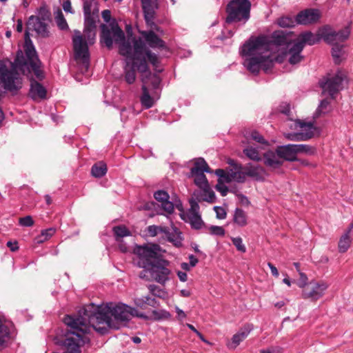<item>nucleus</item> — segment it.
<instances>
[{
    "mask_svg": "<svg viewBox=\"0 0 353 353\" xmlns=\"http://www.w3.org/2000/svg\"><path fill=\"white\" fill-rule=\"evenodd\" d=\"M144 19L148 26L154 25L155 10L157 8V0H141Z\"/></svg>",
    "mask_w": 353,
    "mask_h": 353,
    "instance_id": "obj_16",
    "label": "nucleus"
},
{
    "mask_svg": "<svg viewBox=\"0 0 353 353\" xmlns=\"http://www.w3.org/2000/svg\"><path fill=\"white\" fill-rule=\"evenodd\" d=\"M194 177V182L200 189L208 187V181L204 172L191 173Z\"/></svg>",
    "mask_w": 353,
    "mask_h": 353,
    "instance_id": "obj_33",
    "label": "nucleus"
},
{
    "mask_svg": "<svg viewBox=\"0 0 353 353\" xmlns=\"http://www.w3.org/2000/svg\"><path fill=\"white\" fill-rule=\"evenodd\" d=\"M145 304L146 305H150L152 307H156L157 305V301L154 298H152L149 296H145Z\"/></svg>",
    "mask_w": 353,
    "mask_h": 353,
    "instance_id": "obj_60",
    "label": "nucleus"
},
{
    "mask_svg": "<svg viewBox=\"0 0 353 353\" xmlns=\"http://www.w3.org/2000/svg\"><path fill=\"white\" fill-rule=\"evenodd\" d=\"M329 285L325 281H312L302 291V298L316 301L322 298Z\"/></svg>",
    "mask_w": 353,
    "mask_h": 353,
    "instance_id": "obj_10",
    "label": "nucleus"
},
{
    "mask_svg": "<svg viewBox=\"0 0 353 353\" xmlns=\"http://www.w3.org/2000/svg\"><path fill=\"white\" fill-rule=\"evenodd\" d=\"M175 310L177 314L176 318L178 320L183 321L184 319L186 318L185 313L182 310H181L179 307L176 306Z\"/></svg>",
    "mask_w": 353,
    "mask_h": 353,
    "instance_id": "obj_61",
    "label": "nucleus"
},
{
    "mask_svg": "<svg viewBox=\"0 0 353 353\" xmlns=\"http://www.w3.org/2000/svg\"><path fill=\"white\" fill-rule=\"evenodd\" d=\"M288 43L287 34L280 30L274 31L270 37H252L241 48L242 56L246 57L243 63L245 67L254 74H257L261 69L268 73L275 59L272 53L278 51L279 47Z\"/></svg>",
    "mask_w": 353,
    "mask_h": 353,
    "instance_id": "obj_2",
    "label": "nucleus"
},
{
    "mask_svg": "<svg viewBox=\"0 0 353 353\" xmlns=\"http://www.w3.org/2000/svg\"><path fill=\"white\" fill-rule=\"evenodd\" d=\"M54 233L55 229L52 228L43 230L41 234L37 238V243H41L47 241L49 238L52 236Z\"/></svg>",
    "mask_w": 353,
    "mask_h": 353,
    "instance_id": "obj_42",
    "label": "nucleus"
},
{
    "mask_svg": "<svg viewBox=\"0 0 353 353\" xmlns=\"http://www.w3.org/2000/svg\"><path fill=\"white\" fill-rule=\"evenodd\" d=\"M97 3L95 0H85L83 2L84 14L98 13Z\"/></svg>",
    "mask_w": 353,
    "mask_h": 353,
    "instance_id": "obj_37",
    "label": "nucleus"
},
{
    "mask_svg": "<svg viewBox=\"0 0 353 353\" xmlns=\"http://www.w3.org/2000/svg\"><path fill=\"white\" fill-rule=\"evenodd\" d=\"M214 210L216 212V217L219 219H223L226 217V212L225 209L220 206L214 207Z\"/></svg>",
    "mask_w": 353,
    "mask_h": 353,
    "instance_id": "obj_53",
    "label": "nucleus"
},
{
    "mask_svg": "<svg viewBox=\"0 0 353 353\" xmlns=\"http://www.w3.org/2000/svg\"><path fill=\"white\" fill-rule=\"evenodd\" d=\"M113 232L116 236V240L130 235V230L125 225H119L113 228Z\"/></svg>",
    "mask_w": 353,
    "mask_h": 353,
    "instance_id": "obj_39",
    "label": "nucleus"
},
{
    "mask_svg": "<svg viewBox=\"0 0 353 353\" xmlns=\"http://www.w3.org/2000/svg\"><path fill=\"white\" fill-rule=\"evenodd\" d=\"M201 193L200 195L201 199L209 203L214 202L215 199V194L214 191L210 188V185L208 187L203 188L201 189Z\"/></svg>",
    "mask_w": 353,
    "mask_h": 353,
    "instance_id": "obj_36",
    "label": "nucleus"
},
{
    "mask_svg": "<svg viewBox=\"0 0 353 353\" xmlns=\"http://www.w3.org/2000/svg\"><path fill=\"white\" fill-rule=\"evenodd\" d=\"M321 39H323V37L321 34V28H319L316 34L310 31L301 33L294 43L301 44L303 49L305 45L313 46L319 43Z\"/></svg>",
    "mask_w": 353,
    "mask_h": 353,
    "instance_id": "obj_15",
    "label": "nucleus"
},
{
    "mask_svg": "<svg viewBox=\"0 0 353 353\" xmlns=\"http://www.w3.org/2000/svg\"><path fill=\"white\" fill-rule=\"evenodd\" d=\"M19 224L24 227H31L34 225V221L31 216H26L20 218L19 221Z\"/></svg>",
    "mask_w": 353,
    "mask_h": 353,
    "instance_id": "obj_50",
    "label": "nucleus"
},
{
    "mask_svg": "<svg viewBox=\"0 0 353 353\" xmlns=\"http://www.w3.org/2000/svg\"><path fill=\"white\" fill-rule=\"evenodd\" d=\"M294 147L296 149V155L298 154L312 155L316 152L315 148L307 144H294Z\"/></svg>",
    "mask_w": 353,
    "mask_h": 353,
    "instance_id": "obj_38",
    "label": "nucleus"
},
{
    "mask_svg": "<svg viewBox=\"0 0 353 353\" xmlns=\"http://www.w3.org/2000/svg\"><path fill=\"white\" fill-rule=\"evenodd\" d=\"M231 240L238 251L242 253H245L246 252V248L243 243V240L241 237H231Z\"/></svg>",
    "mask_w": 353,
    "mask_h": 353,
    "instance_id": "obj_46",
    "label": "nucleus"
},
{
    "mask_svg": "<svg viewBox=\"0 0 353 353\" xmlns=\"http://www.w3.org/2000/svg\"><path fill=\"white\" fill-rule=\"evenodd\" d=\"M14 64L17 67L21 69L22 67L27 65L29 64V62L28 60H26L24 57L23 56V54L21 52H18L17 54V57L14 60Z\"/></svg>",
    "mask_w": 353,
    "mask_h": 353,
    "instance_id": "obj_48",
    "label": "nucleus"
},
{
    "mask_svg": "<svg viewBox=\"0 0 353 353\" xmlns=\"http://www.w3.org/2000/svg\"><path fill=\"white\" fill-rule=\"evenodd\" d=\"M333 47L332 49V55L334 59V61L336 64L341 63L344 54V51L343 50V45L339 43L332 44Z\"/></svg>",
    "mask_w": 353,
    "mask_h": 353,
    "instance_id": "obj_30",
    "label": "nucleus"
},
{
    "mask_svg": "<svg viewBox=\"0 0 353 353\" xmlns=\"http://www.w3.org/2000/svg\"><path fill=\"white\" fill-rule=\"evenodd\" d=\"M107 172L106 164L102 161L95 163L91 169L92 176L96 178L103 176Z\"/></svg>",
    "mask_w": 353,
    "mask_h": 353,
    "instance_id": "obj_31",
    "label": "nucleus"
},
{
    "mask_svg": "<svg viewBox=\"0 0 353 353\" xmlns=\"http://www.w3.org/2000/svg\"><path fill=\"white\" fill-rule=\"evenodd\" d=\"M353 227V223L350 225L348 230L341 237L339 241V250L340 252H345L351 243L350 232Z\"/></svg>",
    "mask_w": 353,
    "mask_h": 353,
    "instance_id": "obj_28",
    "label": "nucleus"
},
{
    "mask_svg": "<svg viewBox=\"0 0 353 353\" xmlns=\"http://www.w3.org/2000/svg\"><path fill=\"white\" fill-rule=\"evenodd\" d=\"M165 226L150 225L147 228V232L150 236H155L159 234L162 236L164 232Z\"/></svg>",
    "mask_w": 353,
    "mask_h": 353,
    "instance_id": "obj_43",
    "label": "nucleus"
},
{
    "mask_svg": "<svg viewBox=\"0 0 353 353\" xmlns=\"http://www.w3.org/2000/svg\"><path fill=\"white\" fill-rule=\"evenodd\" d=\"M276 152L279 155H280L283 161H295L298 160L296 158L294 144L279 146L276 148Z\"/></svg>",
    "mask_w": 353,
    "mask_h": 353,
    "instance_id": "obj_19",
    "label": "nucleus"
},
{
    "mask_svg": "<svg viewBox=\"0 0 353 353\" xmlns=\"http://www.w3.org/2000/svg\"><path fill=\"white\" fill-rule=\"evenodd\" d=\"M30 30H34L42 37H46L48 36L47 24L44 21L36 16H30L27 21V28L24 36L25 43H28V41H30Z\"/></svg>",
    "mask_w": 353,
    "mask_h": 353,
    "instance_id": "obj_12",
    "label": "nucleus"
},
{
    "mask_svg": "<svg viewBox=\"0 0 353 353\" xmlns=\"http://www.w3.org/2000/svg\"><path fill=\"white\" fill-rule=\"evenodd\" d=\"M264 163L267 166L274 169L279 168L283 161L276 151H268L264 154Z\"/></svg>",
    "mask_w": 353,
    "mask_h": 353,
    "instance_id": "obj_22",
    "label": "nucleus"
},
{
    "mask_svg": "<svg viewBox=\"0 0 353 353\" xmlns=\"http://www.w3.org/2000/svg\"><path fill=\"white\" fill-rule=\"evenodd\" d=\"M39 65H40V61L33 62V63H31L30 66L32 68V70H33L34 74L36 76V77L39 80H42L44 77V75H43V72L40 69Z\"/></svg>",
    "mask_w": 353,
    "mask_h": 353,
    "instance_id": "obj_45",
    "label": "nucleus"
},
{
    "mask_svg": "<svg viewBox=\"0 0 353 353\" xmlns=\"http://www.w3.org/2000/svg\"><path fill=\"white\" fill-rule=\"evenodd\" d=\"M244 154L250 159L253 161H260L261 157L258 150L252 147H248L243 150Z\"/></svg>",
    "mask_w": 353,
    "mask_h": 353,
    "instance_id": "obj_41",
    "label": "nucleus"
},
{
    "mask_svg": "<svg viewBox=\"0 0 353 353\" xmlns=\"http://www.w3.org/2000/svg\"><path fill=\"white\" fill-rule=\"evenodd\" d=\"M350 34V26H345L343 30L338 32L333 30V28L328 25L321 28V34L323 37V39L329 44H335L339 43L338 42H343L349 37Z\"/></svg>",
    "mask_w": 353,
    "mask_h": 353,
    "instance_id": "obj_8",
    "label": "nucleus"
},
{
    "mask_svg": "<svg viewBox=\"0 0 353 353\" xmlns=\"http://www.w3.org/2000/svg\"><path fill=\"white\" fill-rule=\"evenodd\" d=\"M85 28L83 34L79 30H74L72 37V45L76 60H81L88 65L90 60L88 45L92 44L95 39L96 19L98 13L84 14Z\"/></svg>",
    "mask_w": 353,
    "mask_h": 353,
    "instance_id": "obj_4",
    "label": "nucleus"
},
{
    "mask_svg": "<svg viewBox=\"0 0 353 353\" xmlns=\"http://www.w3.org/2000/svg\"><path fill=\"white\" fill-rule=\"evenodd\" d=\"M243 170H245V177L248 176L256 181L264 180L265 171L260 165L248 163L244 166Z\"/></svg>",
    "mask_w": 353,
    "mask_h": 353,
    "instance_id": "obj_18",
    "label": "nucleus"
},
{
    "mask_svg": "<svg viewBox=\"0 0 353 353\" xmlns=\"http://www.w3.org/2000/svg\"><path fill=\"white\" fill-rule=\"evenodd\" d=\"M251 3L249 0H232L226 7L225 23H245L250 17Z\"/></svg>",
    "mask_w": 353,
    "mask_h": 353,
    "instance_id": "obj_5",
    "label": "nucleus"
},
{
    "mask_svg": "<svg viewBox=\"0 0 353 353\" xmlns=\"http://www.w3.org/2000/svg\"><path fill=\"white\" fill-rule=\"evenodd\" d=\"M208 231L210 234L219 236H223L225 233L223 227L217 225H211L208 228Z\"/></svg>",
    "mask_w": 353,
    "mask_h": 353,
    "instance_id": "obj_47",
    "label": "nucleus"
},
{
    "mask_svg": "<svg viewBox=\"0 0 353 353\" xmlns=\"http://www.w3.org/2000/svg\"><path fill=\"white\" fill-rule=\"evenodd\" d=\"M345 79V74L340 70L334 76L324 77L319 81L323 94H327L332 99H334V95L343 88V82Z\"/></svg>",
    "mask_w": 353,
    "mask_h": 353,
    "instance_id": "obj_6",
    "label": "nucleus"
},
{
    "mask_svg": "<svg viewBox=\"0 0 353 353\" xmlns=\"http://www.w3.org/2000/svg\"><path fill=\"white\" fill-rule=\"evenodd\" d=\"M187 326L189 329H190L192 331H193L205 343H208L203 337L202 334L199 332L191 324H187Z\"/></svg>",
    "mask_w": 353,
    "mask_h": 353,
    "instance_id": "obj_62",
    "label": "nucleus"
},
{
    "mask_svg": "<svg viewBox=\"0 0 353 353\" xmlns=\"http://www.w3.org/2000/svg\"><path fill=\"white\" fill-rule=\"evenodd\" d=\"M30 94L34 99H44L46 96V88L37 81H31Z\"/></svg>",
    "mask_w": 353,
    "mask_h": 353,
    "instance_id": "obj_25",
    "label": "nucleus"
},
{
    "mask_svg": "<svg viewBox=\"0 0 353 353\" xmlns=\"http://www.w3.org/2000/svg\"><path fill=\"white\" fill-rule=\"evenodd\" d=\"M216 189L219 191L223 196H226L228 192V187L224 185L220 179L218 181V183L216 185Z\"/></svg>",
    "mask_w": 353,
    "mask_h": 353,
    "instance_id": "obj_51",
    "label": "nucleus"
},
{
    "mask_svg": "<svg viewBox=\"0 0 353 353\" xmlns=\"http://www.w3.org/2000/svg\"><path fill=\"white\" fill-rule=\"evenodd\" d=\"M211 172L210 169L203 158L196 159L194 166L191 168V173Z\"/></svg>",
    "mask_w": 353,
    "mask_h": 353,
    "instance_id": "obj_29",
    "label": "nucleus"
},
{
    "mask_svg": "<svg viewBox=\"0 0 353 353\" xmlns=\"http://www.w3.org/2000/svg\"><path fill=\"white\" fill-rule=\"evenodd\" d=\"M110 26L102 25L101 41L108 49L112 48L113 41L119 45V53L125 57V80L128 84L135 81L136 69L141 73L149 71L148 61L154 67L159 65V56L145 49L141 38L132 37L125 40V34L118 24L113 23Z\"/></svg>",
    "mask_w": 353,
    "mask_h": 353,
    "instance_id": "obj_1",
    "label": "nucleus"
},
{
    "mask_svg": "<svg viewBox=\"0 0 353 353\" xmlns=\"http://www.w3.org/2000/svg\"><path fill=\"white\" fill-rule=\"evenodd\" d=\"M154 199L161 203L163 210L170 214L174 212V205L169 201V194L165 190H158L154 193Z\"/></svg>",
    "mask_w": 353,
    "mask_h": 353,
    "instance_id": "obj_17",
    "label": "nucleus"
},
{
    "mask_svg": "<svg viewBox=\"0 0 353 353\" xmlns=\"http://www.w3.org/2000/svg\"><path fill=\"white\" fill-rule=\"evenodd\" d=\"M244 166L241 165H235L234 168L228 170V183L234 181L237 183H244L245 181V173L243 170Z\"/></svg>",
    "mask_w": 353,
    "mask_h": 353,
    "instance_id": "obj_21",
    "label": "nucleus"
},
{
    "mask_svg": "<svg viewBox=\"0 0 353 353\" xmlns=\"http://www.w3.org/2000/svg\"><path fill=\"white\" fill-rule=\"evenodd\" d=\"M190 208L186 212V214H180V216L185 222L189 223L192 228L199 230L204 225L199 212V205L198 201L193 197L189 200Z\"/></svg>",
    "mask_w": 353,
    "mask_h": 353,
    "instance_id": "obj_9",
    "label": "nucleus"
},
{
    "mask_svg": "<svg viewBox=\"0 0 353 353\" xmlns=\"http://www.w3.org/2000/svg\"><path fill=\"white\" fill-rule=\"evenodd\" d=\"M252 330V325H248L243 330L233 335L232 342L228 346L230 349H235L243 341Z\"/></svg>",
    "mask_w": 353,
    "mask_h": 353,
    "instance_id": "obj_23",
    "label": "nucleus"
},
{
    "mask_svg": "<svg viewBox=\"0 0 353 353\" xmlns=\"http://www.w3.org/2000/svg\"><path fill=\"white\" fill-rule=\"evenodd\" d=\"M148 290L153 296L157 297H163L165 294V292L160 287L156 285H150L148 286Z\"/></svg>",
    "mask_w": 353,
    "mask_h": 353,
    "instance_id": "obj_49",
    "label": "nucleus"
},
{
    "mask_svg": "<svg viewBox=\"0 0 353 353\" xmlns=\"http://www.w3.org/2000/svg\"><path fill=\"white\" fill-rule=\"evenodd\" d=\"M321 17V12L318 9H306L301 11L296 17V23L301 25H310L317 23Z\"/></svg>",
    "mask_w": 353,
    "mask_h": 353,
    "instance_id": "obj_13",
    "label": "nucleus"
},
{
    "mask_svg": "<svg viewBox=\"0 0 353 353\" xmlns=\"http://www.w3.org/2000/svg\"><path fill=\"white\" fill-rule=\"evenodd\" d=\"M331 110L330 101L328 99H323L319 105L318 106L315 113L314 117H319L321 114H326Z\"/></svg>",
    "mask_w": 353,
    "mask_h": 353,
    "instance_id": "obj_35",
    "label": "nucleus"
},
{
    "mask_svg": "<svg viewBox=\"0 0 353 353\" xmlns=\"http://www.w3.org/2000/svg\"><path fill=\"white\" fill-rule=\"evenodd\" d=\"M137 259L136 265L143 271L139 273V277L146 281H154L164 285L171 274L168 268L169 262L162 259L157 252V246H138L134 250Z\"/></svg>",
    "mask_w": 353,
    "mask_h": 353,
    "instance_id": "obj_3",
    "label": "nucleus"
},
{
    "mask_svg": "<svg viewBox=\"0 0 353 353\" xmlns=\"http://www.w3.org/2000/svg\"><path fill=\"white\" fill-rule=\"evenodd\" d=\"M296 23V18L293 19L291 17H283L278 21L279 26L283 28L294 27Z\"/></svg>",
    "mask_w": 353,
    "mask_h": 353,
    "instance_id": "obj_40",
    "label": "nucleus"
},
{
    "mask_svg": "<svg viewBox=\"0 0 353 353\" xmlns=\"http://www.w3.org/2000/svg\"><path fill=\"white\" fill-rule=\"evenodd\" d=\"M152 315L155 320L168 319L171 317V314L165 310H153Z\"/></svg>",
    "mask_w": 353,
    "mask_h": 353,
    "instance_id": "obj_44",
    "label": "nucleus"
},
{
    "mask_svg": "<svg viewBox=\"0 0 353 353\" xmlns=\"http://www.w3.org/2000/svg\"><path fill=\"white\" fill-rule=\"evenodd\" d=\"M26 55L27 57V59L29 62V65L33 62H39V59L37 56L36 50L33 46L32 45V41H28L26 43Z\"/></svg>",
    "mask_w": 353,
    "mask_h": 353,
    "instance_id": "obj_34",
    "label": "nucleus"
},
{
    "mask_svg": "<svg viewBox=\"0 0 353 353\" xmlns=\"http://www.w3.org/2000/svg\"><path fill=\"white\" fill-rule=\"evenodd\" d=\"M7 246L10 248V250L12 252H15L19 249L18 243L17 241H14V242L8 241Z\"/></svg>",
    "mask_w": 353,
    "mask_h": 353,
    "instance_id": "obj_63",
    "label": "nucleus"
},
{
    "mask_svg": "<svg viewBox=\"0 0 353 353\" xmlns=\"http://www.w3.org/2000/svg\"><path fill=\"white\" fill-rule=\"evenodd\" d=\"M303 50L301 44H296L294 42L292 46L288 51L290 55L288 61L290 64L294 65L301 61L303 56L301 55V53Z\"/></svg>",
    "mask_w": 353,
    "mask_h": 353,
    "instance_id": "obj_24",
    "label": "nucleus"
},
{
    "mask_svg": "<svg viewBox=\"0 0 353 353\" xmlns=\"http://www.w3.org/2000/svg\"><path fill=\"white\" fill-rule=\"evenodd\" d=\"M233 221L239 227H244L248 224V216L244 210L236 208L233 215Z\"/></svg>",
    "mask_w": 353,
    "mask_h": 353,
    "instance_id": "obj_27",
    "label": "nucleus"
},
{
    "mask_svg": "<svg viewBox=\"0 0 353 353\" xmlns=\"http://www.w3.org/2000/svg\"><path fill=\"white\" fill-rule=\"evenodd\" d=\"M250 137L252 139L258 143L263 144L267 143V141L264 139V138L256 131L252 132Z\"/></svg>",
    "mask_w": 353,
    "mask_h": 353,
    "instance_id": "obj_54",
    "label": "nucleus"
},
{
    "mask_svg": "<svg viewBox=\"0 0 353 353\" xmlns=\"http://www.w3.org/2000/svg\"><path fill=\"white\" fill-rule=\"evenodd\" d=\"M164 230L163 238H165L169 242L172 243L176 247H180L182 245L183 239L181 233L176 227L172 228L165 227Z\"/></svg>",
    "mask_w": 353,
    "mask_h": 353,
    "instance_id": "obj_20",
    "label": "nucleus"
},
{
    "mask_svg": "<svg viewBox=\"0 0 353 353\" xmlns=\"http://www.w3.org/2000/svg\"><path fill=\"white\" fill-rule=\"evenodd\" d=\"M294 125L296 129L299 128L303 132L285 134V137L288 140L293 141H307L314 136V128L312 123H304L296 120L294 121Z\"/></svg>",
    "mask_w": 353,
    "mask_h": 353,
    "instance_id": "obj_11",
    "label": "nucleus"
},
{
    "mask_svg": "<svg viewBox=\"0 0 353 353\" xmlns=\"http://www.w3.org/2000/svg\"><path fill=\"white\" fill-rule=\"evenodd\" d=\"M282 348L280 347H271L265 350H261L259 353H281Z\"/></svg>",
    "mask_w": 353,
    "mask_h": 353,
    "instance_id": "obj_56",
    "label": "nucleus"
},
{
    "mask_svg": "<svg viewBox=\"0 0 353 353\" xmlns=\"http://www.w3.org/2000/svg\"><path fill=\"white\" fill-rule=\"evenodd\" d=\"M141 89H142V94L140 97V101H141V105L145 109H149L154 105L157 99H155L154 97H152L150 94L149 91L145 85H142Z\"/></svg>",
    "mask_w": 353,
    "mask_h": 353,
    "instance_id": "obj_26",
    "label": "nucleus"
},
{
    "mask_svg": "<svg viewBox=\"0 0 353 353\" xmlns=\"http://www.w3.org/2000/svg\"><path fill=\"white\" fill-rule=\"evenodd\" d=\"M279 111L285 114L289 115L290 112V104L287 103H283L279 106Z\"/></svg>",
    "mask_w": 353,
    "mask_h": 353,
    "instance_id": "obj_58",
    "label": "nucleus"
},
{
    "mask_svg": "<svg viewBox=\"0 0 353 353\" xmlns=\"http://www.w3.org/2000/svg\"><path fill=\"white\" fill-rule=\"evenodd\" d=\"M102 17L105 21L109 22L111 19V12L109 10H105L102 12Z\"/></svg>",
    "mask_w": 353,
    "mask_h": 353,
    "instance_id": "obj_64",
    "label": "nucleus"
},
{
    "mask_svg": "<svg viewBox=\"0 0 353 353\" xmlns=\"http://www.w3.org/2000/svg\"><path fill=\"white\" fill-rule=\"evenodd\" d=\"M63 9L66 12L74 13L70 0H63L62 3Z\"/></svg>",
    "mask_w": 353,
    "mask_h": 353,
    "instance_id": "obj_57",
    "label": "nucleus"
},
{
    "mask_svg": "<svg viewBox=\"0 0 353 353\" xmlns=\"http://www.w3.org/2000/svg\"><path fill=\"white\" fill-rule=\"evenodd\" d=\"M300 278L297 282V285L299 288H303V290L308 285L307 277L305 274L303 272H299Z\"/></svg>",
    "mask_w": 353,
    "mask_h": 353,
    "instance_id": "obj_52",
    "label": "nucleus"
},
{
    "mask_svg": "<svg viewBox=\"0 0 353 353\" xmlns=\"http://www.w3.org/2000/svg\"><path fill=\"white\" fill-rule=\"evenodd\" d=\"M215 174L216 176L219 177V179L221 181L223 179L224 181L228 183V170L225 171L223 169H217L215 170Z\"/></svg>",
    "mask_w": 353,
    "mask_h": 353,
    "instance_id": "obj_55",
    "label": "nucleus"
},
{
    "mask_svg": "<svg viewBox=\"0 0 353 353\" xmlns=\"http://www.w3.org/2000/svg\"><path fill=\"white\" fill-rule=\"evenodd\" d=\"M0 79L4 89L14 94L22 87V79L19 74L14 70H8L5 65L0 66Z\"/></svg>",
    "mask_w": 353,
    "mask_h": 353,
    "instance_id": "obj_7",
    "label": "nucleus"
},
{
    "mask_svg": "<svg viewBox=\"0 0 353 353\" xmlns=\"http://www.w3.org/2000/svg\"><path fill=\"white\" fill-rule=\"evenodd\" d=\"M140 34L143 37V42L145 46V43L151 48L153 49H164L166 48L165 43L162 40L157 34L152 30H143L139 31ZM146 50H149L145 48Z\"/></svg>",
    "mask_w": 353,
    "mask_h": 353,
    "instance_id": "obj_14",
    "label": "nucleus"
},
{
    "mask_svg": "<svg viewBox=\"0 0 353 353\" xmlns=\"http://www.w3.org/2000/svg\"><path fill=\"white\" fill-rule=\"evenodd\" d=\"M54 21L60 30H68L69 29L68 23L60 9L54 12Z\"/></svg>",
    "mask_w": 353,
    "mask_h": 353,
    "instance_id": "obj_32",
    "label": "nucleus"
},
{
    "mask_svg": "<svg viewBox=\"0 0 353 353\" xmlns=\"http://www.w3.org/2000/svg\"><path fill=\"white\" fill-rule=\"evenodd\" d=\"M134 303L137 306H138L141 308H145V307L146 305L145 296H143L141 298H136L134 299Z\"/></svg>",
    "mask_w": 353,
    "mask_h": 353,
    "instance_id": "obj_59",
    "label": "nucleus"
}]
</instances>
